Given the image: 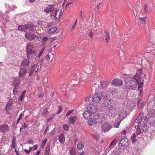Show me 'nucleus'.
I'll return each instance as SVG.
<instances>
[{
    "label": "nucleus",
    "mask_w": 155,
    "mask_h": 155,
    "mask_svg": "<svg viewBox=\"0 0 155 155\" xmlns=\"http://www.w3.org/2000/svg\"><path fill=\"white\" fill-rule=\"evenodd\" d=\"M125 78H129L130 80L125 82V87L127 89L133 90L137 88L138 83L141 80L142 74L138 73L134 75L131 76L130 74L124 75Z\"/></svg>",
    "instance_id": "obj_1"
},
{
    "label": "nucleus",
    "mask_w": 155,
    "mask_h": 155,
    "mask_svg": "<svg viewBox=\"0 0 155 155\" xmlns=\"http://www.w3.org/2000/svg\"><path fill=\"white\" fill-rule=\"evenodd\" d=\"M104 106L105 108L109 110L107 114L110 117H113L116 113V108L114 107V104L109 100H106L104 102Z\"/></svg>",
    "instance_id": "obj_2"
},
{
    "label": "nucleus",
    "mask_w": 155,
    "mask_h": 155,
    "mask_svg": "<svg viewBox=\"0 0 155 155\" xmlns=\"http://www.w3.org/2000/svg\"><path fill=\"white\" fill-rule=\"evenodd\" d=\"M26 49L27 58L30 59H34L36 55V51L34 49L33 45L30 43H28Z\"/></svg>",
    "instance_id": "obj_3"
},
{
    "label": "nucleus",
    "mask_w": 155,
    "mask_h": 155,
    "mask_svg": "<svg viewBox=\"0 0 155 155\" xmlns=\"http://www.w3.org/2000/svg\"><path fill=\"white\" fill-rule=\"evenodd\" d=\"M106 93L104 92H99L94 94L91 98V101L94 103H98L103 96H105Z\"/></svg>",
    "instance_id": "obj_4"
},
{
    "label": "nucleus",
    "mask_w": 155,
    "mask_h": 155,
    "mask_svg": "<svg viewBox=\"0 0 155 155\" xmlns=\"http://www.w3.org/2000/svg\"><path fill=\"white\" fill-rule=\"evenodd\" d=\"M54 11V14H53V12L51 13V16H53L54 15V18L56 19V20H58L61 18L62 15V10L61 9H59Z\"/></svg>",
    "instance_id": "obj_5"
},
{
    "label": "nucleus",
    "mask_w": 155,
    "mask_h": 155,
    "mask_svg": "<svg viewBox=\"0 0 155 155\" xmlns=\"http://www.w3.org/2000/svg\"><path fill=\"white\" fill-rule=\"evenodd\" d=\"M88 110L91 114L97 112V106L93 104H90L87 107Z\"/></svg>",
    "instance_id": "obj_6"
},
{
    "label": "nucleus",
    "mask_w": 155,
    "mask_h": 155,
    "mask_svg": "<svg viewBox=\"0 0 155 155\" xmlns=\"http://www.w3.org/2000/svg\"><path fill=\"white\" fill-rule=\"evenodd\" d=\"M102 129L104 132H106L112 127V125L108 123H105L103 124L101 126Z\"/></svg>",
    "instance_id": "obj_7"
},
{
    "label": "nucleus",
    "mask_w": 155,
    "mask_h": 155,
    "mask_svg": "<svg viewBox=\"0 0 155 155\" xmlns=\"http://www.w3.org/2000/svg\"><path fill=\"white\" fill-rule=\"evenodd\" d=\"M25 37L29 41H32L35 39L36 36L32 33L27 32L25 35Z\"/></svg>",
    "instance_id": "obj_8"
},
{
    "label": "nucleus",
    "mask_w": 155,
    "mask_h": 155,
    "mask_svg": "<svg viewBox=\"0 0 155 155\" xmlns=\"http://www.w3.org/2000/svg\"><path fill=\"white\" fill-rule=\"evenodd\" d=\"M112 84L113 85H115L118 86H121L123 84V81L120 79L116 78L113 80L112 81Z\"/></svg>",
    "instance_id": "obj_9"
},
{
    "label": "nucleus",
    "mask_w": 155,
    "mask_h": 155,
    "mask_svg": "<svg viewBox=\"0 0 155 155\" xmlns=\"http://www.w3.org/2000/svg\"><path fill=\"white\" fill-rule=\"evenodd\" d=\"M98 121L95 117H93L90 118L88 121L87 123L89 125L94 126L96 125Z\"/></svg>",
    "instance_id": "obj_10"
},
{
    "label": "nucleus",
    "mask_w": 155,
    "mask_h": 155,
    "mask_svg": "<svg viewBox=\"0 0 155 155\" xmlns=\"http://www.w3.org/2000/svg\"><path fill=\"white\" fill-rule=\"evenodd\" d=\"M97 117L98 118L97 120L100 123H102L105 119V115L103 114L98 113L97 114Z\"/></svg>",
    "instance_id": "obj_11"
},
{
    "label": "nucleus",
    "mask_w": 155,
    "mask_h": 155,
    "mask_svg": "<svg viewBox=\"0 0 155 155\" xmlns=\"http://www.w3.org/2000/svg\"><path fill=\"white\" fill-rule=\"evenodd\" d=\"M54 9V5H48L45 8L44 10L46 13H49L52 12Z\"/></svg>",
    "instance_id": "obj_12"
},
{
    "label": "nucleus",
    "mask_w": 155,
    "mask_h": 155,
    "mask_svg": "<svg viewBox=\"0 0 155 155\" xmlns=\"http://www.w3.org/2000/svg\"><path fill=\"white\" fill-rule=\"evenodd\" d=\"M121 114V113L120 114ZM122 118L121 117V115H119L118 117L114 123V127L116 128H118L122 120Z\"/></svg>",
    "instance_id": "obj_13"
},
{
    "label": "nucleus",
    "mask_w": 155,
    "mask_h": 155,
    "mask_svg": "<svg viewBox=\"0 0 155 155\" xmlns=\"http://www.w3.org/2000/svg\"><path fill=\"white\" fill-rule=\"evenodd\" d=\"M27 73V70L25 68H21L19 72V76L21 78L24 77Z\"/></svg>",
    "instance_id": "obj_14"
},
{
    "label": "nucleus",
    "mask_w": 155,
    "mask_h": 155,
    "mask_svg": "<svg viewBox=\"0 0 155 155\" xmlns=\"http://www.w3.org/2000/svg\"><path fill=\"white\" fill-rule=\"evenodd\" d=\"M8 126L6 124H4L0 126V130L3 133H5L9 130Z\"/></svg>",
    "instance_id": "obj_15"
},
{
    "label": "nucleus",
    "mask_w": 155,
    "mask_h": 155,
    "mask_svg": "<svg viewBox=\"0 0 155 155\" xmlns=\"http://www.w3.org/2000/svg\"><path fill=\"white\" fill-rule=\"evenodd\" d=\"M100 83L99 84L98 88V91L99 90V89H105V87H107V83L105 82H101V81L99 82Z\"/></svg>",
    "instance_id": "obj_16"
},
{
    "label": "nucleus",
    "mask_w": 155,
    "mask_h": 155,
    "mask_svg": "<svg viewBox=\"0 0 155 155\" xmlns=\"http://www.w3.org/2000/svg\"><path fill=\"white\" fill-rule=\"evenodd\" d=\"M21 65L24 67H27L29 64V61L28 59H25L22 60L21 62Z\"/></svg>",
    "instance_id": "obj_17"
},
{
    "label": "nucleus",
    "mask_w": 155,
    "mask_h": 155,
    "mask_svg": "<svg viewBox=\"0 0 155 155\" xmlns=\"http://www.w3.org/2000/svg\"><path fill=\"white\" fill-rule=\"evenodd\" d=\"M116 140L114 139L111 142L108 148L107 149V151H109L112 149V147L116 144Z\"/></svg>",
    "instance_id": "obj_18"
},
{
    "label": "nucleus",
    "mask_w": 155,
    "mask_h": 155,
    "mask_svg": "<svg viewBox=\"0 0 155 155\" xmlns=\"http://www.w3.org/2000/svg\"><path fill=\"white\" fill-rule=\"evenodd\" d=\"M142 113H140L138 116L137 118V119L140 122V124L142 125L143 126L145 125L147 123V120L146 119H144V124H142V123L141 120H142Z\"/></svg>",
    "instance_id": "obj_19"
},
{
    "label": "nucleus",
    "mask_w": 155,
    "mask_h": 155,
    "mask_svg": "<svg viewBox=\"0 0 155 155\" xmlns=\"http://www.w3.org/2000/svg\"><path fill=\"white\" fill-rule=\"evenodd\" d=\"M58 139L59 142L61 143H64L65 141V138L64 134H61V135L59 136Z\"/></svg>",
    "instance_id": "obj_20"
},
{
    "label": "nucleus",
    "mask_w": 155,
    "mask_h": 155,
    "mask_svg": "<svg viewBox=\"0 0 155 155\" xmlns=\"http://www.w3.org/2000/svg\"><path fill=\"white\" fill-rule=\"evenodd\" d=\"M84 143L82 141H80L77 145V147L78 149L81 150L84 147Z\"/></svg>",
    "instance_id": "obj_21"
},
{
    "label": "nucleus",
    "mask_w": 155,
    "mask_h": 155,
    "mask_svg": "<svg viewBox=\"0 0 155 155\" xmlns=\"http://www.w3.org/2000/svg\"><path fill=\"white\" fill-rule=\"evenodd\" d=\"M28 30L35 32L36 31V26L34 25H28Z\"/></svg>",
    "instance_id": "obj_22"
},
{
    "label": "nucleus",
    "mask_w": 155,
    "mask_h": 155,
    "mask_svg": "<svg viewBox=\"0 0 155 155\" xmlns=\"http://www.w3.org/2000/svg\"><path fill=\"white\" fill-rule=\"evenodd\" d=\"M20 83V79L19 78L14 79V82L13 84L14 86H18Z\"/></svg>",
    "instance_id": "obj_23"
},
{
    "label": "nucleus",
    "mask_w": 155,
    "mask_h": 155,
    "mask_svg": "<svg viewBox=\"0 0 155 155\" xmlns=\"http://www.w3.org/2000/svg\"><path fill=\"white\" fill-rule=\"evenodd\" d=\"M77 120V117L74 116L70 118L69 120V122L70 123L73 124Z\"/></svg>",
    "instance_id": "obj_24"
},
{
    "label": "nucleus",
    "mask_w": 155,
    "mask_h": 155,
    "mask_svg": "<svg viewBox=\"0 0 155 155\" xmlns=\"http://www.w3.org/2000/svg\"><path fill=\"white\" fill-rule=\"evenodd\" d=\"M57 29V28L56 27H54L50 28L48 31V32L49 34H52L55 32Z\"/></svg>",
    "instance_id": "obj_25"
},
{
    "label": "nucleus",
    "mask_w": 155,
    "mask_h": 155,
    "mask_svg": "<svg viewBox=\"0 0 155 155\" xmlns=\"http://www.w3.org/2000/svg\"><path fill=\"white\" fill-rule=\"evenodd\" d=\"M91 113L88 111H86L83 113V117L85 119L91 116Z\"/></svg>",
    "instance_id": "obj_26"
},
{
    "label": "nucleus",
    "mask_w": 155,
    "mask_h": 155,
    "mask_svg": "<svg viewBox=\"0 0 155 155\" xmlns=\"http://www.w3.org/2000/svg\"><path fill=\"white\" fill-rule=\"evenodd\" d=\"M125 141V138H124V139L123 138V139L121 140L120 141H119V144L120 146L123 147L125 146L126 145V142Z\"/></svg>",
    "instance_id": "obj_27"
},
{
    "label": "nucleus",
    "mask_w": 155,
    "mask_h": 155,
    "mask_svg": "<svg viewBox=\"0 0 155 155\" xmlns=\"http://www.w3.org/2000/svg\"><path fill=\"white\" fill-rule=\"evenodd\" d=\"M105 39L107 43H108L110 40V36L108 33L105 32Z\"/></svg>",
    "instance_id": "obj_28"
},
{
    "label": "nucleus",
    "mask_w": 155,
    "mask_h": 155,
    "mask_svg": "<svg viewBox=\"0 0 155 155\" xmlns=\"http://www.w3.org/2000/svg\"><path fill=\"white\" fill-rule=\"evenodd\" d=\"M99 81L95 83V84L93 86V88L94 87V90H95V91H98V87L99 84Z\"/></svg>",
    "instance_id": "obj_29"
},
{
    "label": "nucleus",
    "mask_w": 155,
    "mask_h": 155,
    "mask_svg": "<svg viewBox=\"0 0 155 155\" xmlns=\"http://www.w3.org/2000/svg\"><path fill=\"white\" fill-rule=\"evenodd\" d=\"M32 67L34 69L35 72H36L38 70L39 68L40 67V66L38 64H35L32 66Z\"/></svg>",
    "instance_id": "obj_30"
},
{
    "label": "nucleus",
    "mask_w": 155,
    "mask_h": 155,
    "mask_svg": "<svg viewBox=\"0 0 155 155\" xmlns=\"http://www.w3.org/2000/svg\"><path fill=\"white\" fill-rule=\"evenodd\" d=\"M137 136V135L135 133H134L132 134L131 137V139L133 143H134L135 142V138Z\"/></svg>",
    "instance_id": "obj_31"
},
{
    "label": "nucleus",
    "mask_w": 155,
    "mask_h": 155,
    "mask_svg": "<svg viewBox=\"0 0 155 155\" xmlns=\"http://www.w3.org/2000/svg\"><path fill=\"white\" fill-rule=\"evenodd\" d=\"M140 14L139 15V17H140V19L141 22V23L143 24H146L147 23V21L146 20H145L146 18L144 17L142 18L140 17Z\"/></svg>",
    "instance_id": "obj_32"
},
{
    "label": "nucleus",
    "mask_w": 155,
    "mask_h": 155,
    "mask_svg": "<svg viewBox=\"0 0 155 155\" xmlns=\"http://www.w3.org/2000/svg\"><path fill=\"white\" fill-rule=\"evenodd\" d=\"M12 104L11 102H8L7 103L6 106V109L8 110L12 106Z\"/></svg>",
    "instance_id": "obj_33"
},
{
    "label": "nucleus",
    "mask_w": 155,
    "mask_h": 155,
    "mask_svg": "<svg viewBox=\"0 0 155 155\" xmlns=\"http://www.w3.org/2000/svg\"><path fill=\"white\" fill-rule=\"evenodd\" d=\"M63 128L64 131H68V130L69 126L67 124H64L63 126Z\"/></svg>",
    "instance_id": "obj_34"
},
{
    "label": "nucleus",
    "mask_w": 155,
    "mask_h": 155,
    "mask_svg": "<svg viewBox=\"0 0 155 155\" xmlns=\"http://www.w3.org/2000/svg\"><path fill=\"white\" fill-rule=\"evenodd\" d=\"M16 139L14 137L12 142V148H15V144H16Z\"/></svg>",
    "instance_id": "obj_35"
},
{
    "label": "nucleus",
    "mask_w": 155,
    "mask_h": 155,
    "mask_svg": "<svg viewBox=\"0 0 155 155\" xmlns=\"http://www.w3.org/2000/svg\"><path fill=\"white\" fill-rule=\"evenodd\" d=\"M48 112V108H45L43 111L42 112V115L45 116Z\"/></svg>",
    "instance_id": "obj_36"
},
{
    "label": "nucleus",
    "mask_w": 155,
    "mask_h": 155,
    "mask_svg": "<svg viewBox=\"0 0 155 155\" xmlns=\"http://www.w3.org/2000/svg\"><path fill=\"white\" fill-rule=\"evenodd\" d=\"M143 84V83L142 82L140 83L138 85V89L139 90H140V92H141V91L142 90V88H141Z\"/></svg>",
    "instance_id": "obj_37"
},
{
    "label": "nucleus",
    "mask_w": 155,
    "mask_h": 155,
    "mask_svg": "<svg viewBox=\"0 0 155 155\" xmlns=\"http://www.w3.org/2000/svg\"><path fill=\"white\" fill-rule=\"evenodd\" d=\"M47 141V139L45 138V139L42 141V142L41 144V147L42 148H43L45 146V145L46 142Z\"/></svg>",
    "instance_id": "obj_38"
},
{
    "label": "nucleus",
    "mask_w": 155,
    "mask_h": 155,
    "mask_svg": "<svg viewBox=\"0 0 155 155\" xmlns=\"http://www.w3.org/2000/svg\"><path fill=\"white\" fill-rule=\"evenodd\" d=\"M23 26V31H26L27 30H28V25H25Z\"/></svg>",
    "instance_id": "obj_39"
},
{
    "label": "nucleus",
    "mask_w": 155,
    "mask_h": 155,
    "mask_svg": "<svg viewBox=\"0 0 155 155\" xmlns=\"http://www.w3.org/2000/svg\"><path fill=\"white\" fill-rule=\"evenodd\" d=\"M15 87L13 90V93L14 94H17V93L18 92V87H17V86H14Z\"/></svg>",
    "instance_id": "obj_40"
},
{
    "label": "nucleus",
    "mask_w": 155,
    "mask_h": 155,
    "mask_svg": "<svg viewBox=\"0 0 155 155\" xmlns=\"http://www.w3.org/2000/svg\"><path fill=\"white\" fill-rule=\"evenodd\" d=\"M45 47L42 48V49H41L40 51V52L38 55V57H40L41 56V55L43 53L44 50H45Z\"/></svg>",
    "instance_id": "obj_41"
},
{
    "label": "nucleus",
    "mask_w": 155,
    "mask_h": 155,
    "mask_svg": "<svg viewBox=\"0 0 155 155\" xmlns=\"http://www.w3.org/2000/svg\"><path fill=\"white\" fill-rule=\"evenodd\" d=\"M141 133V130L139 127L137 128L136 130V134L137 136L139 135Z\"/></svg>",
    "instance_id": "obj_42"
},
{
    "label": "nucleus",
    "mask_w": 155,
    "mask_h": 155,
    "mask_svg": "<svg viewBox=\"0 0 155 155\" xmlns=\"http://www.w3.org/2000/svg\"><path fill=\"white\" fill-rule=\"evenodd\" d=\"M91 97H87L85 99V101L86 103L87 104L91 103Z\"/></svg>",
    "instance_id": "obj_43"
},
{
    "label": "nucleus",
    "mask_w": 155,
    "mask_h": 155,
    "mask_svg": "<svg viewBox=\"0 0 155 155\" xmlns=\"http://www.w3.org/2000/svg\"><path fill=\"white\" fill-rule=\"evenodd\" d=\"M133 127L136 128L139 127V124L137 123L136 122H135L133 125Z\"/></svg>",
    "instance_id": "obj_44"
},
{
    "label": "nucleus",
    "mask_w": 155,
    "mask_h": 155,
    "mask_svg": "<svg viewBox=\"0 0 155 155\" xmlns=\"http://www.w3.org/2000/svg\"><path fill=\"white\" fill-rule=\"evenodd\" d=\"M50 146L49 145H48L45 149V152H46L47 153H49L50 150Z\"/></svg>",
    "instance_id": "obj_45"
},
{
    "label": "nucleus",
    "mask_w": 155,
    "mask_h": 155,
    "mask_svg": "<svg viewBox=\"0 0 155 155\" xmlns=\"http://www.w3.org/2000/svg\"><path fill=\"white\" fill-rule=\"evenodd\" d=\"M34 71V68H33L32 67L31 69L29 70V76H31L32 74L33 73Z\"/></svg>",
    "instance_id": "obj_46"
},
{
    "label": "nucleus",
    "mask_w": 155,
    "mask_h": 155,
    "mask_svg": "<svg viewBox=\"0 0 155 155\" xmlns=\"http://www.w3.org/2000/svg\"><path fill=\"white\" fill-rule=\"evenodd\" d=\"M45 22H44L43 21H39L38 22V24L41 25V26H43L44 25V24H45Z\"/></svg>",
    "instance_id": "obj_47"
},
{
    "label": "nucleus",
    "mask_w": 155,
    "mask_h": 155,
    "mask_svg": "<svg viewBox=\"0 0 155 155\" xmlns=\"http://www.w3.org/2000/svg\"><path fill=\"white\" fill-rule=\"evenodd\" d=\"M70 154L71 155H75V151L73 149H71L70 150Z\"/></svg>",
    "instance_id": "obj_48"
},
{
    "label": "nucleus",
    "mask_w": 155,
    "mask_h": 155,
    "mask_svg": "<svg viewBox=\"0 0 155 155\" xmlns=\"http://www.w3.org/2000/svg\"><path fill=\"white\" fill-rule=\"evenodd\" d=\"M148 62L150 66V69L152 70V69L151 68V66L152 65L153 61L150 59H149V60L148 61Z\"/></svg>",
    "instance_id": "obj_49"
},
{
    "label": "nucleus",
    "mask_w": 155,
    "mask_h": 155,
    "mask_svg": "<svg viewBox=\"0 0 155 155\" xmlns=\"http://www.w3.org/2000/svg\"><path fill=\"white\" fill-rule=\"evenodd\" d=\"M73 110H68L67 113L66 114V116L68 117L69 115H70L71 113H72L73 112Z\"/></svg>",
    "instance_id": "obj_50"
},
{
    "label": "nucleus",
    "mask_w": 155,
    "mask_h": 155,
    "mask_svg": "<svg viewBox=\"0 0 155 155\" xmlns=\"http://www.w3.org/2000/svg\"><path fill=\"white\" fill-rule=\"evenodd\" d=\"M94 35V33L92 31H90L89 32V36L90 38L92 39L93 38V36Z\"/></svg>",
    "instance_id": "obj_51"
},
{
    "label": "nucleus",
    "mask_w": 155,
    "mask_h": 155,
    "mask_svg": "<svg viewBox=\"0 0 155 155\" xmlns=\"http://www.w3.org/2000/svg\"><path fill=\"white\" fill-rule=\"evenodd\" d=\"M23 25H20L18 26V29L19 30L21 31H23Z\"/></svg>",
    "instance_id": "obj_52"
},
{
    "label": "nucleus",
    "mask_w": 155,
    "mask_h": 155,
    "mask_svg": "<svg viewBox=\"0 0 155 155\" xmlns=\"http://www.w3.org/2000/svg\"><path fill=\"white\" fill-rule=\"evenodd\" d=\"M62 109V107L61 106H59L58 107V113H59L61 112Z\"/></svg>",
    "instance_id": "obj_53"
},
{
    "label": "nucleus",
    "mask_w": 155,
    "mask_h": 155,
    "mask_svg": "<svg viewBox=\"0 0 155 155\" xmlns=\"http://www.w3.org/2000/svg\"><path fill=\"white\" fill-rule=\"evenodd\" d=\"M25 112V111H24L23 112V113H21V114H20V115H19V117H18V118L19 119H20V120H21V119L22 117V116H24V113Z\"/></svg>",
    "instance_id": "obj_54"
},
{
    "label": "nucleus",
    "mask_w": 155,
    "mask_h": 155,
    "mask_svg": "<svg viewBox=\"0 0 155 155\" xmlns=\"http://www.w3.org/2000/svg\"><path fill=\"white\" fill-rule=\"evenodd\" d=\"M53 115L51 114L50 115V117H49L47 120V122H49L53 118Z\"/></svg>",
    "instance_id": "obj_55"
},
{
    "label": "nucleus",
    "mask_w": 155,
    "mask_h": 155,
    "mask_svg": "<svg viewBox=\"0 0 155 155\" xmlns=\"http://www.w3.org/2000/svg\"><path fill=\"white\" fill-rule=\"evenodd\" d=\"M25 96V95H24L22 94H21V95L19 97V99L21 101L23 99V98Z\"/></svg>",
    "instance_id": "obj_56"
},
{
    "label": "nucleus",
    "mask_w": 155,
    "mask_h": 155,
    "mask_svg": "<svg viewBox=\"0 0 155 155\" xmlns=\"http://www.w3.org/2000/svg\"><path fill=\"white\" fill-rule=\"evenodd\" d=\"M49 130V127L48 126H47L46 129H45L44 132V135L45 134H46L47 132Z\"/></svg>",
    "instance_id": "obj_57"
},
{
    "label": "nucleus",
    "mask_w": 155,
    "mask_h": 155,
    "mask_svg": "<svg viewBox=\"0 0 155 155\" xmlns=\"http://www.w3.org/2000/svg\"><path fill=\"white\" fill-rule=\"evenodd\" d=\"M150 52L151 54H153V55L152 56V57H155V50L152 51Z\"/></svg>",
    "instance_id": "obj_58"
},
{
    "label": "nucleus",
    "mask_w": 155,
    "mask_h": 155,
    "mask_svg": "<svg viewBox=\"0 0 155 155\" xmlns=\"http://www.w3.org/2000/svg\"><path fill=\"white\" fill-rule=\"evenodd\" d=\"M147 5L146 4H145L144 6V8L143 9V10L146 12H147Z\"/></svg>",
    "instance_id": "obj_59"
},
{
    "label": "nucleus",
    "mask_w": 155,
    "mask_h": 155,
    "mask_svg": "<svg viewBox=\"0 0 155 155\" xmlns=\"http://www.w3.org/2000/svg\"><path fill=\"white\" fill-rule=\"evenodd\" d=\"M50 56L49 54H47L46 56V57H45L46 59L47 60H49L50 58Z\"/></svg>",
    "instance_id": "obj_60"
},
{
    "label": "nucleus",
    "mask_w": 155,
    "mask_h": 155,
    "mask_svg": "<svg viewBox=\"0 0 155 155\" xmlns=\"http://www.w3.org/2000/svg\"><path fill=\"white\" fill-rule=\"evenodd\" d=\"M48 39V38L47 37H45L42 39V41H45Z\"/></svg>",
    "instance_id": "obj_61"
},
{
    "label": "nucleus",
    "mask_w": 155,
    "mask_h": 155,
    "mask_svg": "<svg viewBox=\"0 0 155 155\" xmlns=\"http://www.w3.org/2000/svg\"><path fill=\"white\" fill-rule=\"evenodd\" d=\"M43 61V59L40 60L39 62L37 63V64L40 66V65H41L42 64Z\"/></svg>",
    "instance_id": "obj_62"
},
{
    "label": "nucleus",
    "mask_w": 155,
    "mask_h": 155,
    "mask_svg": "<svg viewBox=\"0 0 155 155\" xmlns=\"http://www.w3.org/2000/svg\"><path fill=\"white\" fill-rule=\"evenodd\" d=\"M80 14H80V18H81V19L82 21H83L84 19H83V15H82V12L81 11H80Z\"/></svg>",
    "instance_id": "obj_63"
},
{
    "label": "nucleus",
    "mask_w": 155,
    "mask_h": 155,
    "mask_svg": "<svg viewBox=\"0 0 155 155\" xmlns=\"http://www.w3.org/2000/svg\"><path fill=\"white\" fill-rule=\"evenodd\" d=\"M74 47L70 46L69 48V49L70 51H72L74 50Z\"/></svg>",
    "instance_id": "obj_64"
}]
</instances>
